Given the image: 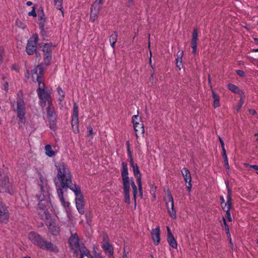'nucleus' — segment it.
Returning a JSON list of instances; mask_svg holds the SVG:
<instances>
[{"label":"nucleus","instance_id":"6e6d98bb","mask_svg":"<svg viewBox=\"0 0 258 258\" xmlns=\"http://www.w3.org/2000/svg\"><path fill=\"white\" fill-rule=\"evenodd\" d=\"M3 89L6 91L8 90V82H6L4 83L3 85Z\"/></svg>","mask_w":258,"mask_h":258},{"label":"nucleus","instance_id":"de8ad7c7","mask_svg":"<svg viewBox=\"0 0 258 258\" xmlns=\"http://www.w3.org/2000/svg\"><path fill=\"white\" fill-rule=\"evenodd\" d=\"M23 94L22 91H19L17 94L18 98H17V100H19V99L24 100L23 98Z\"/></svg>","mask_w":258,"mask_h":258},{"label":"nucleus","instance_id":"e433bc0d","mask_svg":"<svg viewBox=\"0 0 258 258\" xmlns=\"http://www.w3.org/2000/svg\"><path fill=\"white\" fill-rule=\"evenodd\" d=\"M226 184L227 185V190H228V195L227 196V202L231 203V192H230V190L229 188L228 187V182L226 181Z\"/></svg>","mask_w":258,"mask_h":258},{"label":"nucleus","instance_id":"7ed1b4c3","mask_svg":"<svg viewBox=\"0 0 258 258\" xmlns=\"http://www.w3.org/2000/svg\"><path fill=\"white\" fill-rule=\"evenodd\" d=\"M37 198L39 201L37 210L40 218L45 221L46 225L49 232L53 235H58L60 232V227L55 224L54 218H52L46 209V207L49 205V202L44 199V196L43 194L37 196Z\"/></svg>","mask_w":258,"mask_h":258},{"label":"nucleus","instance_id":"13d9d810","mask_svg":"<svg viewBox=\"0 0 258 258\" xmlns=\"http://www.w3.org/2000/svg\"><path fill=\"white\" fill-rule=\"evenodd\" d=\"M127 254H128V253L127 252H126L124 249V251H123L122 258H128Z\"/></svg>","mask_w":258,"mask_h":258},{"label":"nucleus","instance_id":"680f3d73","mask_svg":"<svg viewBox=\"0 0 258 258\" xmlns=\"http://www.w3.org/2000/svg\"><path fill=\"white\" fill-rule=\"evenodd\" d=\"M192 52L194 54L197 53V47H192Z\"/></svg>","mask_w":258,"mask_h":258},{"label":"nucleus","instance_id":"58836bf2","mask_svg":"<svg viewBox=\"0 0 258 258\" xmlns=\"http://www.w3.org/2000/svg\"><path fill=\"white\" fill-rule=\"evenodd\" d=\"M198 36V31L197 29H195L193 31L192 38L191 41H194V42H197Z\"/></svg>","mask_w":258,"mask_h":258},{"label":"nucleus","instance_id":"e2e57ef3","mask_svg":"<svg viewBox=\"0 0 258 258\" xmlns=\"http://www.w3.org/2000/svg\"><path fill=\"white\" fill-rule=\"evenodd\" d=\"M26 5L28 6H30L32 5V3L30 1H28L27 2Z\"/></svg>","mask_w":258,"mask_h":258},{"label":"nucleus","instance_id":"5fc2aeb1","mask_svg":"<svg viewBox=\"0 0 258 258\" xmlns=\"http://www.w3.org/2000/svg\"><path fill=\"white\" fill-rule=\"evenodd\" d=\"M150 58H149V62H150V66L151 67V68L152 69H153V66L152 65V52H151V51L150 50Z\"/></svg>","mask_w":258,"mask_h":258},{"label":"nucleus","instance_id":"6e6552de","mask_svg":"<svg viewBox=\"0 0 258 258\" xmlns=\"http://www.w3.org/2000/svg\"><path fill=\"white\" fill-rule=\"evenodd\" d=\"M55 46L56 45L52 43H45L41 46L44 55V61L46 65L50 63L52 58V50Z\"/></svg>","mask_w":258,"mask_h":258},{"label":"nucleus","instance_id":"ea45409f","mask_svg":"<svg viewBox=\"0 0 258 258\" xmlns=\"http://www.w3.org/2000/svg\"><path fill=\"white\" fill-rule=\"evenodd\" d=\"M16 25L18 26L21 27L23 29H24L26 27V25L25 23H23L21 20H17L16 21Z\"/></svg>","mask_w":258,"mask_h":258},{"label":"nucleus","instance_id":"c85d7f7f","mask_svg":"<svg viewBox=\"0 0 258 258\" xmlns=\"http://www.w3.org/2000/svg\"><path fill=\"white\" fill-rule=\"evenodd\" d=\"M54 6L56 8L60 10L63 13L62 2L63 0H53Z\"/></svg>","mask_w":258,"mask_h":258},{"label":"nucleus","instance_id":"72a5a7b5","mask_svg":"<svg viewBox=\"0 0 258 258\" xmlns=\"http://www.w3.org/2000/svg\"><path fill=\"white\" fill-rule=\"evenodd\" d=\"M49 123L50 128L52 130H55L56 128V119L54 118V120L52 119H48Z\"/></svg>","mask_w":258,"mask_h":258},{"label":"nucleus","instance_id":"a211bd4d","mask_svg":"<svg viewBox=\"0 0 258 258\" xmlns=\"http://www.w3.org/2000/svg\"><path fill=\"white\" fill-rule=\"evenodd\" d=\"M134 128L137 138L144 136L145 130L143 123H139L134 125Z\"/></svg>","mask_w":258,"mask_h":258},{"label":"nucleus","instance_id":"3c124183","mask_svg":"<svg viewBox=\"0 0 258 258\" xmlns=\"http://www.w3.org/2000/svg\"><path fill=\"white\" fill-rule=\"evenodd\" d=\"M176 67L179 69V70H181V69L183 67V65H182V61H176Z\"/></svg>","mask_w":258,"mask_h":258},{"label":"nucleus","instance_id":"a878e982","mask_svg":"<svg viewBox=\"0 0 258 258\" xmlns=\"http://www.w3.org/2000/svg\"><path fill=\"white\" fill-rule=\"evenodd\" d=\"M72 127L73 132L75 134H78L79 132V119H72Z\"/></svg>","mask_w":258,"mask_h":258},{"label":"nucleus","instance_id":"9b49d317","mask_svg":"<svg viewBox=\"0 0 258 258\" xmlns=\"http://www.w3.org/2000/svg\"><path fill=\"white\" fill-rule=\"evenodd\" d=\"M130 164L133 168L134 175L137 178V181L139 187V195L141 198H142L143 197V192L142 190V177L140 170L138 165L137 164H135L134 161H133V162H130Z\"/></svg>","mask_w":258,"mask_h":258},{"label":"nucleus","instance_id":"5701e85b","mask_svg":"<svg viewBox=\"0 0 258 258\" xmlns=\"http://www.w3.org/2000/svg\"><path fill=\"white\" fill-rule=\"evenodd\" d=\"M44 149L45 154L49 157H52L55 155V152L52 150L51 146L49 144L45 146Z\"/></svg>","mask_w":258,"mask_h":258},{"label":"nucleus","instance_id":"4be33fe9","mask_svg":"<svg viewBox=\"0 0 258 258\" xmlns=\"http://www.w3.org/2000/svg\"><path fill=\"white\" fill-rule=\"evenodd\" d=\"M212 97L213 98V105L215 108L220 106V98L219 95L214 91H212Z\"/></svg>","mask_w":258,"mask_h":258},{"label":"nucleus","instance_id":"603ef678","mask_svg":"<svg viewBox=\"0 0 258 258\" xmlns=\"http://www.w3.org/2000/svg\"><path fill=\"white\" fill-rule=\"evenodd\" d=\"M186 183H187V185H186V187L188 190V191H190L191 190V186H192V185H191V181H186L185 182Z\"/></svg>","mask_w":258,"mask_h":258},{"label":"nucleus","instance_id":"8fccbe9b","mask_svg":"<svg viewBox=\"0 0 258 258\" xmlns=\"http://www.w3.org/2000/svg\"><path fill=\"white\" fill-rule=\"evenodd\" d=\"M226 217L228 219V221H232V218L230 214V212H226Z\"/></svg>","mask_w":258,"mask_h":258},{"label":"nucleus","instance_id":"774afa93","mask_svg":"<svg viewBox=\"0 0 258 258\" xmlns=\"http://www.w3.org/2000/svg\"><path fill=\"white\" fill-rule=\"evenodd\" d=\"M255 137H256V140L258 141V133L255 134Z\"/></svg>","mask_w":258,"mask_h":258},{"label":"nucleus","instance_id":"aec40b11","mask_svg":"<svg viewBox=\"0 0 258 258\" xmlns=\"http://www.w3.org/2000/svg\"><path fill=\"white\" fill-rule=\"evenodd\" d=\"M181 172L185 182L191 181L190 172L187 168H183L181 170Z\"/></svg>","mask_w":258,"mask_h":258},{"label":"nucleus","instance_id":"4c0bfd02","mask_svg":"<svg viewBox=\"0 0 258 258\" xmlns=\"http://www.w3.org/2000/svg\"><path fill=\"white\" fill-rule=\"evenodd\" d=\"M244 166L245 167H249L254 169V170L257 171L256 172V174H258V165H249L248 163H244Z\"/></svg>","mask_w":258,"mask_h":258},{"label":"nucleus","instance_id":"37998d69","mask_svg":"<svg viewBox=\"0 0 258 258\" xmlns=\"http://www.w3.org/2000/svg\"><path fill=\"white\" fill-rule=\"evenodd\" d=\"M28 14L30 16H33L34 17H36L37 14H36V13L35 12V8L34 6H33L32 7V11L31 12H29Z\"/></svg>","mask_w":258,"mask_h":258},{"label":"nucleus","instance_id":"c756f323","mask_svg":"<svg viewBox=\"0 0 258 258\" xmlns=\"http://www.w3.org/2000/svg\"><path fill=\"white\" fill-rule=\"evenodd\" d=\"M72 118L78 119V106L76 103H74Z\"/></svg>","mask_w":258,"mask_h":258},{"label":"nucleus","instance_id":"dca6fc26","mask_svg":"<svg viewBox=\"0 0 258 258\" xmlns=\"http://www.w3.org/2000/svg\"><path fill=\"white\" fill-rule=\"evenodd\" d=\"M102 248L105 251L106 253L109 255H112L114 252V248L109 243L107 237L104 238L103 241L101 244Z\"/></svg>","mask_w":258,"mask_h":258},{"label":"nucleus","instance_id":"c9c22d12","mask_svg":"<svg viewBox=\"0 0 258 258\" xmlns=\"http://www.w3.org/2000/svg\"><path fill=\"white\" fill-rule=\"evenodd\" d=\"M244 100L243 95H240V99L238 104L237 105V111H239L241 109L242 106L243 105V104L244 103Z\"/></svg>","mask_w":258,"mask_h":258},{"label":"nucleus","instance_id":"412c9836","mask_svg":"<svg viewBox=\"0 0 258 258\" xmlns=\"http://www.w3.org/2000/svg\"><path fill=\"white\" fill-rule=\"evenodd\" d=\"M38 175L39 179V185L41 191H42L43 187L47 184V180L40 172H38Z\"/></svg>","mask_w":258,"mask_h":258},{"label":"nucleus","instance_id":"79ce46f5","mask_svg":"<svg viewBox=\"0 0 258 258\" xmlns=\"http://www.w3.org/2000/svg\"><path fill=\"white\" fill-rule=\"evenodd\" d=\"M183 51H179L177 53V57L176 59V61H182V56H183Z\"/></svg>","mask_w":258,"mask_h":258},{"label":"nucleus","instance_id":"bb28decb","mask_svg":"<svg viewBox=\"0 0 258 258\" xmlns=\"http://www.w3.org/2000/svg\"><path fill=\"white\" fill-rule=\"evenodd\" d=\"M228 88L230 91L234 93L240 94V95H243V92L240 90L239 88L234 84L231 83L229 84L228 85Z\"/></svg>","mask_w":258,"mask_h":258},{"label":"nucleus","instance_id":"c03bdc74","mask_svg":"<svg viewBox=\"0 0 258 258\" xmlns=\"http://www.w3.org/2000/svg\"><path fill=\"white\" fill-rule=\"evenodd\" d=\"M127 153L128 157L130 159V162H133V161H134V160H133V158L132 157V152H131L130 149H127Z\"/></svg>","mask_w":258,"mask_h":258},{"label":"nucleus","instance_id":"0e129e2a","mask_svg":"<svg viewBox=\"0 0 258 258\" xmlns=\"http://www.w3.org/2000/svg\"><path fill=\"white\" fill-rule=\"evenodd\" d=\"M254 41L256 45H258V38H254Z\"/></svg>","mask_w":258,"mask_h":258},{"label":"nucleus","instance_id":"bf43d9fd","mask_svg":"<svg viewBox=\"0 0 258 258\" xmlns=\"http://www.w3.org/2000/svg\"><path fill=\"white\" fill-rule=\"evenodd\" d=\"M220 200L221 201V205H222L225 203V200H224L223 196H220Z\"/></svg>","mask_w":258,"mask_h":258},{"label":"nucleus","instance_id":"9d476101","mask_svg":"<svg viewBox=\"0 0 258 258\" xmlns=\"http://www.w3.org/2000/svg\"><path fill=\"white\" fill-rule=\"evenodd\" d=\"M38 39V35L33 34L28 40L26 50L28 55H32L36 52Z\"/></svg>","mask_w":258,"mask_h":258},{"label":"nucleus","instance_id":"a19ab883","mask_svg":"<svg viewBox=\"0 0 258 258\" xmlns=\"http://www.w3.org/2000/svg\"><path fill=\"white\" fill-rule=\"evenodd\" d=\"M219 140L222 147V153H226V150L225 149L224 143L220 136L219 137Z\"/></svg>","mask_w":258,"mask_h":258},{"label":"nucleus","instance_id":"f03ea898","mask_svg":"<svg viewBox=\"0 0 258 258\" xmlns=\"http://www.w3.org/2000/svg\"><path fill=\"white\" fill-rule=\"evenodd\" d=\"M44 69L41 66H38L33 71L32 78L38 84L37 93L39 99V105L42 108H44L46 105H51L52 99L50 92L45 87L42 78ZM34 81V80H33Z\"/></svg>","mask_w":258,"mask_h":258},{"label":"nucleus","instance_id":"6ab92c4d","mask_svg":"<svg viewBox=\"0 0 258 258\" xmlns=\"http://www.w3.org/2000/svg\"><path fill=\"white\" fill-rule=\"evenodd\" d=\"M131 185L123 186V195L124 197L125 203L128 205L130 204L131 200L130 197V190Z\"/></svg>","mask_w":258,"mask_h":258},{"label":"nucleus","instance_id":"2eb2a0df","mask_svg":"<svg viewBox=\"0 0 258 258\" xmlns=\"http://www.w3.org/2000/svg\"><path fill=\"white\" fill-rule=\"evenodd\" d=\"M151 234L154 244L155 245H158L161 239L160 227L158 226L156 228L152 229Z\"/></svg>","mask_w":258,"mask_h":258},{"label":"nucleus","instance_id":"ddd939ff","mask_svg":"<svg viewBox=\"0 0 258 258\" xmlns=\"http://www.w3.org/2000/svg\"><path fill=\"white\" fill-rule=\"evenodd\" d=\"M9 219V213L7 208L0 200V221L3 223H7Z\"/></svg>","mask_w":258,"mask_h":258},{"label":"nucleus","instance_id":"f704fd0d","mask_svg":"<svg viewBox=\"0 0 258 258\" xmlns=\"http://www.w3.org/2000/svg\"><path fill=\"white\" fill-rule=\"evenodd\" d=\"M222 157L224 159V166L227 170H229L230 167L228 163V158L226 155V153H222Z\"/></svg>","mask_w":258,"mask_h":258},{"label":"nucleus","instance_id":"393cba45","mask_svg":"<svg viewBox=\"0 0 258 258\" xmlns=\"http://www.w3.org/2000/svg\"><path fill=\"white\" fill-rule=\"evenodd\" d=\"M117 39V33L114 31L109 36V41L112 48H114Z\"/></svg>","mask_w":258,"mask_h":258},{"label":"nucleus","instance_id":"a18cd8bd","mask_svg":"<svg viewBox=\"0 0 258 258\" xmlns=\"http://www.w3.org/2000/svg\"><path fill=\"white\" fill-rule=\"evenodd\" d=\"M87 130H88V136H92L93 135V130L92 127L91 126H89L87 127Z\"/></svg>","mask_w":258,"mask_h":258},{"label":"nucleus","instance_id":"b1692460","mask_svg":"<svg viewBox=\"0 0 258 258\" xmlns=\"http://www.w3.org/2000/svg\"><path fill=\"white\" fill-rule=\"evenodd\" d=\"M167 241L169 245L173 248H177V243L173 235L167 236Z\"/></svg>","mask_w":258,"mask_h":258},{"label":"nucleus","instance_id":"4468645a","mask_svg":"<svg viewBox=\"0 0 258 258\" xmlns=\"http://www.w3.org/2000/svg\"><path fill=\"white\" fill-rule=\"evenodd\" d=\"M101 5L95 3L93 4L90 12V20L92 22H94L97 19L99 13L101 10Z\"/></svg>","mask_w":258,"mask_h":258},{"label":"nucleus","instance_id":"4d7b16f0","mask_svg":"<svg viewBox=\"0 0 258 258\" xmlns=\"http://www.w3.org/2000/svg\"><path fill=\"white\" fill-rule=\"evenodd\" d=\"M249 113L252 115H255L256 114V111L254 109H249Z\"/></svg>","mask_w":258,"mask_h":258},{"label":"nucleus","instance_id":"473e14b6","mask_svg":"<svg viewBox=\"0 0 258 258\" xmlns=\"http://www.w3.org/2000/svg\"><path fill=\"white\" fill-rule=\"evenodd\" d=\"M224 205H222V207L223 210L225 212H230V209L231 207V203H224Z\"/></svg>","mask_w":258,"mask_h":258},{"label":"nucleus","instance_id":"69168bd1","mask_svg":"<svg viewBox=\"0 0 258 258\" xmlns=\"http://www.w3.org/2000/svg\"><path fill=\"white\" fill-rule=\"evenodd\" d=\"M126 147H127V149H130V143H129V142H128V141L126 142Z\"/></svg>","mask_w":258,"mask_h":258},{"label":"nucleus","instance_id":"1a4fd4ad","mask_svg":"<svg viewBox=\"0 0 258 258\" xmlns=\"http://www.w3.org/2000/svg\"><path fill=\"white\" fill-rule=\"evenodd\" d=\"M0 192H7L11 195H14L12 185L9 183L8 177L0 175Z\"/></svg>","mask_w":258,"mask_h":258},{"label":"nucleus","instance_id":"864d4df0","mask_svg":"<svg viewBox=\"0 0 258 258\" xmlns=\"http://www.w3.org/2000/svg\"><path fill=\"white\" fill-rule=\"evenodd\" d=\"M167 236H170L173 235L171 233L170 228L168 226H167Z\"/></svg>","mask_w":258,"mask_h":258},{"label":"nucleus","instance_id":"49530a36","mask_svg":"<svg viewBox=\"0 0 258 258\" xmlns=\"http://www.w3.org/2000/svg\"><path fill=\"white\" fill-rule=\"evenodd\" d=\"M11 69L13 71H15L16 72H18V71H19V70L20 69V67L18 65L14 64L13 65H12V66L11 67Z\"/></svg>","mask_w":258,"mask_h":258},{"label":"nucleus","instance_id":"20e7f679","mask_svg":"<svg viewBox=\"0 0 258 258\" xmlns=\"http://www.w3.org/2000/svg\"><path fill=\"white\" fill-rule=\"evenodd\" d=\"M69 243L71 248L74 250V253L78 256H87L88 258H102V255L95 252L92 256L90 251L86 248L83 243H80L79 238L76 233L72 234L69 240Z\"/></svg>","mask_w":258,"mask_h":258},{"label":"nucleus","instance_id":"423d86ee","mask_svg":"<svg viewBox=\"0 0 258 258\" xmlns=\"http://www.w3.org/2000/svg\"><path fill=\"white\" fill-rule=\"evenodd\" d=\"M128 175V172L127 166L126 164L123 162L121 167V177L122 179V185L123 186L131 185H132L133 188L134 202L135 205H136V201L138 195V188L134 180L133 179H132L130 181Z\"/></svg>","mask_w":258,"mask_h":258},{"label":"nucleus","instance_id":"7c9ffc66","mask_svg":"<svg viewBox=\"0 0 258 258\" xmlns=\"http://www.w3.org/2000/svg\"><path fill=\"white\" fill-rule=\"evenodd\" d=\"M223 220L224 225V227H225V230H226V234H227L228 237L230 239V242L231 244H232L231 235H230V231H229V228L228 225H227V223L226 222V219H225V218L224 217H223Z\"/></svg>","mask_w":258,"mask_h":258},{"label":"nucleus","instance_id":"0eeeda50","mask_svg":"<svg viewBox=\"0 0 258 258\" xmlns=\"http://www.w3.org/2000/svg\"><path fill=\"white\" fill-rule=\"evenodd\" d=\"M16 105V108L14 110V111L17 114V116L19 119L20 123L24 124L26 122L25 115L26 110L24 100L22 99L17 100Z\"/></svg>","mask_w":258,"mask_h":258},{"label":"nucleus","instance_id":"338daca9","mask_svg":"<svg viewBox=\"0 0 258 258\" xmlns=\"http://www.w3.org/2000/svg\"><path fill=\"white\" fill-rule=\"evenodd\" d=\"M252 51L253 52H258V48H256V49H253L252 50Z\"/></svg>","mask_w":258,"mask_h":258},{"label":"nucleus","instance_id":"052dcab7","mask_svg":"<svg viewBox=\"0 0 258 258\" xmlns=\"http://www.w3.org/2000/svg\"><path fill=\"white\" fill-rule=\"evenodd\" d=\"M191 47H197V42L191 41Z\"/></svg>","mask_w":258,"mask_h":258},{"label":"nucleus","instance_id":"f3484780","mask_svg":"<svg viewBox=\"0 0 258 258\" xmlns=\"http://www.w3.org/2000/svg\"><path fill=\"white\" fill-rule=\"evenodd\" d=\"M46 112L48 119L51 118H56L57 116V112L53 106L52 103L51 105H47V107L46 108Z\"/></svg>","mask_w":258,"mask_h":258},{"label":"nucleus","instance_id":"cd10ccee","mask_svg":"<svg viewBox=\"0 0 258 258\" xmlns=\"http://www.w3.org/2000/svg\"><path fill=\"white\" fill-rule=\"evenodd\" d=\"M57 92L59 95V97H58V100L60 103L63 100L65 97V92L60 86H58L57 88Z\"/></svg>","mask_w":258,"mask_h":258},{"label":"nucleus","instance_id":"2f4dec72","mask_svg":"<svg viewBox=\"0 0 258 258\" xmlns=\"http://www.w3.org/2000/svg\"><path fill=\"white\" fill-rule=\"evenodd\" d=\"M132 122L133 125L138 124L139 123H142L141 122V118L138 115H135L132 116Z\"/></svg>","mask_w":258,"mask_h":258},{"label":"nucleus","instance_id":"f257e3e1","mask_svg":"<svg viewBox=\"0 0 258 258\" xmlns=\"http://www.w3.org/2000/svg\"><path fill=\"white\" fill-rule=\"evenodd\" d=\"M56 175L54 179L57 197L63 207L68 218L65 223L71 228L76 224L75 217L72 213L70 203L63 197V189H70L74 193L76 208L80 214L85 212V202L81 187L73 183V175L68 165L63 162L55 163Z\"/></svg>","mask_w":258,"mask_h":258},{"label":"nucleus","instance_id":"09e8293b","mask_svg":"<svg viewBox=\"0 0 258 258\" xmlns=\"http://www.w3.org/2000/svg\"><path fill=\"white\" fill-rule=\"evenodd\" d=\"M236 73L237 74L240 76V77H244L245 76V74H244V73L243 71H241V70H237L236 71Z\"/></svg>","mask_w":258,"mask_h":258},{"label":"nucleus","instance_id":"39448f33","mask_svg":"<svg viewBox=\"0 0 258 258\" xmlns=\"http://www.w3.org/2000/svg\"><path fill=\"white\" fill-rule=\"evenodd\" d=\"M29 240L39 248L52 252H57V246L51 242L46 241L41 235L37 233L32 231L28 233Z\"/></svg>","mask_w":258,"mask_h":258},{"label":"nucleus","instance_id":"f8f14e48","mask_svg":"<svg viewBox=\"0 0 258 258\" xmlns=\"http://www.w3.org/2000/svg\"><path fill=\"white\" fill-rule=\"evenodd\" d=\"M168 201L166 203V208L170 217L175 219L176 218V211L174 207V201L172 195L169 192L167 195Z\"/></svg>","mask_w":258,"mask_h":258}]
</instances>
